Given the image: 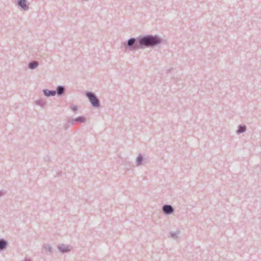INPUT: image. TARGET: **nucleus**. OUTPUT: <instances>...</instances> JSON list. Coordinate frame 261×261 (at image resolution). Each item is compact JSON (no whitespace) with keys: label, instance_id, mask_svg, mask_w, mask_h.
Wrapping results in <instances>:
<instances>
[{"label":"nucleus","instance_id":"nucleus-13","mask_svg":"<svg viewBox=\"0 0 261 261\" xmlns=\"http://www.w3.org/2000/svg\"><path fill=\"white\" fill-rule=\"evenodd\" d=\"M56 94V92L55 91H51V92H49V94H46L47 95H54L55 94Z\"/></svg>","mask_w":261,"mask_h":261},{"label":"nucleus","instance_id":"nucleus-1","mask_svg":"<svg viewBox=\"0 0 261 261\" xmlns=\"http://www.w3.org/2000/svg\"><path fill=\"white\" fill-rule=\"evenodd\" d=\"M160 42V39L156 37L147 36L142 38L140 40L141 45L151 46L158 44Z\"/></svg>","mask_w":261,"mask_h":261},{"label":"nucleus","instance_id":"nucleus-9","mask_svg":"<svg viewBox=\"0 0 261 261\" xmlns=\"http://www.w3.org/2000/svg\"><path fill=\"white\" fill-rule=\"evenodd\" d=\"M63 91H64V89L63 87H58V94H62L63 93Z\"/></svg>","mask_w":261,"mask_h":261},{"label":"nucleus","instance_id":"nucleus-3","mask_svg":"<svg viewBox=\"0 0 261 261\" xmlns=\"http://www.w3.org/2000/svg\"><path fill=\"white\" fill-rule=\"evenodd\" d=\"M163 210L167 214L171 213L173 212V208L171 206L166 205L163 207Z\"/></svg>","mask_w":261,"mask_h":261},{"label":"nucleus","instance_id":"nucleus-10","mask_svg":"<svg viewBox=\"0 0 261 261\" xmlns=\"http://www.w3.org/2000/svg\"><path fill=\"white\" fill-rule=\"evenodd\" d=\"M142 161V156L140 155L138 156L137 159V161L138 164H140L141 163Z\"/></svg>","mask_w":261,"mask_h":261},{"label":"nucleus","instance_id":"nucleus-11","mask_svg":"<svg viewBox=\"0 0 261 261\" xmlns=\"http://www.w3.org/2000/svg\"><path fill=\"white\" fill-rule=\"evenodd\" d=\"M135 42V39H130L128 41V45H132Z\"/></svg>","mask_w":261,"mask_h":261},{"label":"nucleus","instance_id":"nucleus-7","mask_svg":"<svg viewBox=\"0 0 261 261\" xmlns=\"http://www.w3.org/2000/svg\"><path fill=\"white\" fill-rule=\"evenodd\" d=\"M6 243L4 241H0V249H2L5 247Z\"/></svg>","mask_w":261,"mask_h":261},{"label":"nucleus","instance_id":"nucleus-5","mask_svg":"<svg viewBox=\"0 0 261 261\" xmlns=\"http://www.w3.org/2000/svg\"><path fill=\"white\" fill-rule=\"evenodd\" d=\"M38 65V63L37 62H33L32 63H30L29 64V67L31 69H33L36 68Z\"/></svg>","mask_w":261,"mask_h":261},{"label":"nucleus","instance_id":"nucleus-12","mask_svg":"<svg viewBox=\"0 0 261 261\" xmlns=\"http://www.w3.org/2000/svg\"><path fill=\"white\" fill-rule=\"evenodd\" d=\"M76 121H80L82 122H84L85 121V118L83 117H80L76 119Z\"/></svg>","mask_w":261,"mask_h":261},{"label":"nucleus","instance_id":"nucleus-6","mask_svg":"<svg viewBox=\"0 0 261 261\" xmlns=\"http://www.w3.org/2000/svg\"><path fill=\"white\" fill-rule=\"evenodd\" d=\"M59 249L61 250V251L62 252H67L68 251H69L70 249L68 248V247H65L64 246L62 247V246H60L59 247Z\"/></svg>","mask_w":261,"mask_h":261},{"label":"nucleus","instance_id":"nucleus-2","mask_svg":"<svg viewBox=\"0 0 261 261\" xmlns=\"http://www.w3.org/2000/svg\"><path fill=\"white\" fill-rule=\"evenodd\" d=\"M88 98L91 101V103L94 106H97L98 105V101L96 97L91 93H88L87 94Z\"/></svg>","mask_w":261,"mask_h":261},{"label":"nucleus","instance_id":"nucleus-4","mask_svg":"<svg viewBox=\"0 0 261 261\" xmlns=\"http://www.w3.org/2000/svg\"><path fill=\"white\" fill-rule=\"evenodd\" d=\"M18 4L24 10H26L28 8V6L27 4V1H19Z\"/></svg>","mask_w":261,"mask_h":261},{"label":"nucleus","instance_id":"nucleus-8","mask_svg":"<svg viewBox=\"0 0 261 261\" xmlns=\"http://www.w3.org/2000/svg\"><path fill=\"white\" fill-rule=\"evenodd\" d=\"M246 130V127L245 126H241L239 129L238 130L237 132L238 133H242V132H245Z\"/></svg>","mask_w":261,"mask_h":261}]
</instances>
